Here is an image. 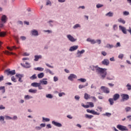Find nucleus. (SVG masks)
<instances>
[{"label":"nucleus","mask_w":131,"mask_h":131,"mask_svg":"<svg viewBox=\"0 0 131 131\" xmlns=\"http://www.w3.org/2000/svg\"><path fill=\"white\" fill-rule=\"evenodd\" d=\"M1 21L3 23H6L7 22V16L5 15H3L1 18Z\"/></svg>","instance_id":"obj_15"},{"label":"nucleus","mask_w":131,"mask_h":131,"mask_svg":"<svg viewBox=\"0 0 131 131\" xmlns=\"http://www.w3.org/2000/svg\"><path fill=\"white\" fill-rule=\"evenodd\" d=\"M23 56H29V53H27L25 52L23 54Z\"/></svg>","instance_id":"obj_60"},{"label":"nucleus","mask_w":131,"mask_h":131,"mask_svg":"<svg viewBox=\"0 0 131 131\" xmlns=\"http://www.w3.org/2000/svg\"><path fill=\"white\" fill-rule=\"evenodd\" d=\"M96 42H98V45H100L101 44V40L100 39H97L96 40Z\"/></svg>","instance_id":"obj_64"},{"label":"nucleus","mask_w":131,"mask_h":131,"mask_svg":"<svg viewBox=\"0 0 131 131\" xmlns=\"http://www.w3.org/2000/svg\"><path fill=\"white\" fill-rule=\"evenodd\" d=\"M91 42V43H92V45H95V43H96V42H97L95 41V40L92 39Z\"/></svg>","instance_id":"obj_56"},{"label":"nucleus","mask_w":131,"mask_h":131,"mask_svg":"<svg viewBox=\"0 0 131 131\" xmlns=\"http://www.w3.org/2000/svg\"><path fill=\"white\" fill-rule=\"evenodd\" d=\"M0 91H2V93H5V86H0Z\"/></svg>","instance_id":"obj_42"},{"label":"nucleus","mask_w":131,"mask_h":131,"mask_svg":"<svg viewBox=\"0 0 131 131\" xmlns=\"http://www.w3.org/2000/svg\"><path fill=\"white\" fill-rule=\"evenodd\" d=\"M90 69L92 71H95V70L97 74H100L102 79H104L107 75V69L101 68L98 66H91Z\"/></svg>","instance_id":"obj_1"},{"label":"nucleus","mask_w":131,"mask_h":131,"mask_svg":"<svg viewBox=\"0 0 131 131\" xmlns=\"http://www.w3.org/2000/svg\"><path fill=\"white\" fill-rule=\"evenodd\" d=\"M97 108L100 111V112H102V111L103 110V108L101 106H98Z\"/></svg>","instance_id":"obj_57"},{"label":"nucleus","mask_w":131,"mask_h":131,"mask_svg":"<svg viewBox=\"0 0 131 131\" xmlns=\"http://www.w3.org/2000/svg\"><path fill=\"white\" fill-rule=\"evenodd\" d=\"M113 28L115 30H116V29H117V25H114L113 26Z\"/></svg>","instance_id":"obj_61"},{"label":"nucleus","mask_w":131,"mask_h":131,"mask_svg":"<svg viewBox=\"0 0 131 131\" xmlns=\"http://www.w3.org/2000/svg\"><path fill=\"white\" fill-rule=\"evenodd\" d=\"M31 33L32 35H34L35 36H37V35H38V32L36 30H32Z\"/></svg>","instance_id":"obj_16"},{"label":"nucleus","mask_w":131,"mask_h":131,"mask_svg":"<svg viewBox=\"0 0 131 131\" xmlns=\"http://www.w3.org/2000/svg\"><path fill=\"white\" fill-rule=\"evenodd\" d=\"M120 98V95L118 94H115V95H114L113 96V100L114 101H117V100H118V99H119Z\"/></svg>","instance_id":"obj_9"},{"label":"nucleus","mask_w":131,"mask_h":131,"mask_svg":"<svg viewBox=\"0 0 131 131\" xmlns=\"http://www.w3.org/2000/svg\"><path fill=\"white\" fill-rule=\"evenodd\" d=\"M11 80H12V81H13L14 82H17V80H16V78L14 76H12L11 77Z\"/></svg>","instance_id":"obj_45"},{"label":"nucleus","mask_w":131,"mask_h":131,"mask_svg":"<svg viewBox=\"0 0 131 131\" xmlns=\"http://www.w3.org/2000/svg\"><path fill=\"white\" fill-rule=\"evenodd\" d=\"M4 121L5 120V117L3 116H0V121Z\"/></svg>","instance_id":"obj_53"},{"label":"nucleus","mask_w":131,"mask_h":131,"mask_svg":"<svg viewBox=\"0 0 131 131\" xmlns=\"http://www.w3.org/2000/svg\"><path fill=\"white\" fill-rule=\"evenodd\" d=\"M105 16H107L108 17H113V13L109 12L105 14Z\"/></svg>","instance_id":"obj_25"},{"label":"nucleus","mask_w":131,"mask_h":131,"mask_svg":"<svg viewBox=\"0 0 131 131\" xmlns=\"http://www.w3.org/2000/svg\"><path fill=\"white\" fill-rule=\"evenodd\" d=\"M47 127L48 128H52V126H51V124H48L47 125Z\"/></svg>","instance_id":"obj_58"},{"label":"nucleus","mask_w":131,"mask_h":131,"mask_svg":"<svg viewBox=\"0 0 131 131\" xmlns=\"http://www.w3.org/2000/svg\"><path fill=\"white\" fill-rule=\"evenodd\" d=\"M78 27H80V24H76L75 26H74L73 28L74 29L76 28H78Z\"/></svg>","instance_id":"obj_41"},{"label":"nucleus","mask_w":131,"mask_h":131,"mask_svg":"<svg viewBox=\"0 0 131 131\" xmlns=\"http://www.w3.org/2000/svg\"><path fill=\"white\" fill-rule=\"evenodd\" d=\"M35 70H38V71H43V68L38 67L37 68H35Z\"/></svg>","instance_id":"obj_32"},{"label":"nucleus","mask_w":131,"mask_h":131,"mask_svg":"<svg viewBox=\"0 0 131 131\" xmlns=\"http://www.w3.org/2000/svg\"><path fill=\"white\" fill-rule=\"evenodd\" d=\"M35 59H34V61H37L39 59H41V55H35L34 56Z\"/></svg>","instance_id":"obj_19"},{"label":"nucleus","mask_w":131,"mask_h":131,"mask_svg":"<svg viewBox=\"0 0 131 131\" xmlns=\"http://www.w3.org/2000/svg\"><path fill=\"white\" fill-rule=\"evenodd\" d=\"M108 101L110 102L111 105H113V104H114V99H113V98H110L108 99Z\"/></svg>","instance_id":"obj_28"},{"label":"nucleus","mask_w":131,"mask_h":131,"mask_svg":"<svg viewBox=\"0 0 131 131\" xmlns=\"http://www.w3.org/2000/svg\"><path fill=\"white\" fill-rule=\"evenodd\" d=\"M86 112L93 114V115H100V113H98L94 110H90V109H87Z\"/></svg>","instance_id":"obj_4"},{"label":"nucleus","mask_w":131,"mask_h":131,"mask_svg":"<svg viewBox=\"0 0 131 131\" xmlns=\"http://www.w3.org/2000/svg\"><path fill=\"white\" fill-rule=\"evenodd\" d=\"M20 65L21 66H23V67H25V68H30V67H31V66H30V64L28 62H26V66L24 65L22 63H20Z\"/></svg>","instance_id":"obj_18"},{"label":"nucleus","mask_w":131,"mask_h":131,"mask_svg":"<svg viewBox=\"0 0 131 131\" xmlns=\"http://www.w3.org/2000/svg\"><path fill=\"white\" fill-rule=\"evenodd\" d=\"M125 110H126V112H128V111H130L131 110V107L128 106V107H127L125 108Z\"/></svg>","instance_id":"obj_43"},{"label":"nucleus","mask_w":131,"mask_h":131,"mask_svg":"<svg viewBox=\"0 0 131 131\" xmlns=\"http://www.w3.org/2000/svg\"><path fill=\"white\" fill-rule=\"evenodd\" d=\"M89 85V83H86L85 85H79V89H83L85 86H88Z\"/></svg>","instance_id":"obj_27"},{"label":"nucleus","mask_w":131,"mask_h":131,"mask_svg":"<svg viewBox=\"0 0 131 131\" xmlns=\"http://www.w3.org/2000/svg\"><path fill=\"white\" fill-rule=\"evenodd\" d=\"M85 118H88V119H92V118H93V117H94V116H93L92 115L86 114V115H85Z\"/></svg>","instance_id":"obj_22"},{"label":"nucleus","mask_w":131,"mask_h":131,"mask_svg":"<svg viewBox=\"0 0 131 131\" xmlns=\"http://www.w3.org/2000/svg\"><path fill=\"white\" fill-rule=\"evenodd\" d=\"M5 117L6 119H12V118L11 117L8 116H5Z\"/></svg>","instance_id":"obj_62"},{"label":"nucleus","mask_w":131,"mask_h":131,"mask_svg":"<svg viewBox=\"0 0 131 131\" xmlns=\"http://www.w3.org/2000/svg\"><path fill=\"white\" fill-rule=\"evenodd\" d=\"M74 78H77V76L73 74H71L68 77V79H69V80H71V81H72V80H73V79Z\"/></svg>","instance_id":"obj_7"},{"label":"nucleus","mask_w":131,"mask_h":131,"mask_svg":"<svg viewBox=\"0 0 131 131\" xmlns=\"http://www.w3.org/2000/svg\"><path fill=\"white\" fill-rule=\"evenodd\" d=\"M78 81H80L81 82H85L86 81V79L84 78H80L78 79Z\"/></svg>","instance_id":"obj_29"},{"label":"nucleus","mask_w":131,"mask_h":131,"mask_svg":"<svg viewBox=\"0 0 131 131\" xmlns=\"http://www.w3.org/2000/svg\"><path fill=\"white\" fill-rule=\"evenodd\" d=\"M37 92V90H33L32 89H31L29 90V93H32V94H36Z\"/></svg>","instance_id":"obj_21"},{"label":"nucleus","mask_w":131,"mask_h":131,"mask_svg":"<svg viewBox=\"0 0 131 131\" xmlns=\"http://www.w3.org/2000/svg\"><path fill=\"white\" fill-rule=\"evenodd\" d=\"M118 58H119V59H122V58H123V54H120L118 56Z\"/></svg>","instance_id":"obj_55"},{"label":"nucleus","mask_w":131,"mask_h":131,"mask_svg":"<svg viewBox=\"0 0 131 131\" xmlns=\"http://www.w3.org/2000/svg\"><path fill=\"white\" fill-rule=\"evenodd\" d=\"M78 49V46H74L70 47L69 51L71 52H73V51H75Z\"/></svg>","instance_id":"obj_12"},{"label":"nucleus","mask_w":131,"mask_h":131,"mask_svg":"<svg viewBox=\"0 0 131 131\" xmlns=\"http://www.w3.org/2000/svg\"><path fill=\"white\" fill-rule=\"evenodd\" d=\"M6 35V33L4 32H0V36H5Z\"/></svg>","instance_id":"obj_49"},{"label":"nucleus","mask_w":131,"mask_h":131,"mask_svg":"<svg viewBox=\"0 0 131 131\" xmlns=\"http://www.w3.org/2000/svg\"><path fill=\"white\" fill-rule=\"evenodd\" d=\"M67 37L68 39L72 42L76 41V39L73 37V36H71V35H68Z\"/></svg>","instance_id":"obj_8"},{"label":"nucleus","mask_w":131,"mask_h":131,"mask_svg":"<svg viewBox=\"0 0 131 131\" xmlns=\"http://www.w3.org/2000/svg\"><path fill=\"white\" fill-rule=\"evenodd\" d=\"M31 85L34 88H38V86H39V85H40V83L33 82L31 83Z\"/></svg>","instance_id":"obj_14"},{"label":"nucleus","mask_w":131,"mask_h":131,"mask_svg":"<svg viewBox=\"0 0 131 131\" xmlns=\"http://www.w3.org/2000/svg\"><path fill=\"white\" fill-rule=\"evenodd\" d=\"M46 72H49L50 74H51L52 75H54V73H53L50 69H46Z\"/></svg>","instance_id":"obj_37"},{"label":"nucleus","mask_w":131,"mask_h":131,"mask_svg":"<svg viewBox=\"0 0 131 131\" xmlns=\"http://www.w3.org/2000/svg\"><path fill=\"white\" fill-rule=\"evenodd\" d=\"M54 81H58V77H54Z\"/></svg>","instance_id":"obj_63"},{"label":"nucleus","mask_w":131,"mask_h":131,"mask_svg":"<svg viewBox=\"0 0 131 131\" xmlns=\"http://www.w3.org/2000/svg\"><path fill=\"white\" fill-rule=\"evenodd\" d=\"M7 75H15L16 74V72H15V70L12 71H10V70H7L5 71Z\"/></svg>","instance_id":"obj_5"},{"label":"nucleus","mask_w":131,"mask_h":131,"mask_svg":"<svg viewBox=\"0 0 131 131\" xmlns=\"http://www.w3.org/2000/svg\"><path fill=\"white\" fill-rule=\"evenodd\" d=\"M25 99H26V100H29V99H32V96H30L29 95H26L25 96Z\"/></svg>","instance_id":"obj_31"},{"label":"nucleus","mask_w":131,"mask_h":131,"mask_svg":"<svg viewBox=\"0 0 131 131\" xmlns=\"http://www.w3.org/2000/svg\"><path fill=\"white\" fill-rule=\"evenodd\" d=\"M121 97L122 98V99L121 100V102H124V101H127L128 99H129V96L125 94H121Z\"/></svg>","instance_id":"obj_2"},{"label":"nucleus","mask_w":131,"mask_h":131,"mask_svg":"<svg viewBox=\"0 0 131 131\" xmlns=\"http://www.w3.org/2000/svg\"><path fill=\"white\" fill-rule=\"evenodd\" d=\"M102 55H103V56H106L107 55V53H106V52L105 51H102L101 52Z\"/></svg>","instance_id":"obj_54"},{"label":"nucleus","mask_w":131,"mask_h":131,"mask_svg":"<svg viewBox=\"0 0 131 131\" xmlns=\"http://www.w3.org/2000/svg\"><path fill=\"white\" fill-rule=\"evenodd\" d=\"M49 5L51 6V5H52V3H51V1H50L49 0H47L46 3V6H49Z\"/></svg>","instance_id":"obj_48"},{"label":"nucleus","mask_w":131,"mask_h":131,"mask_svg":"<svg viewBox=\"0 0 131 131\" xmlns=\"http://www.w3.org/2000/svg\"><path fill=\"white\" fill-rule=\"evenodd\" d=\"M118 22H119L120 23H122V24H125V20H124L122 18H119L118 19Z\"/></svg>","instance_id":"obj_23"},{"label":"nucleus","mask_w":131,"mask_h":131,"mask_svg":"<svg viewBox=\"0 0 131 131\" xmlns=\"http://www.w3.org/2000/svg\"><path fill=\"white\" fill-rule=\"evenodd\" d=\"M5 54H6V55H15V53L13 52H10L9 51H6Z\"/></svg>","instance_id":"obj_36"},{"label":"nucleus","mask_w":131,"mask_h":131,"mask_svg":"<svg viewBox=\"0 0 131 131\" xmlns=\"http://www.w3.org/2000/svg\"><path fill=\"white\" fill-rule=\"evenodd\" d=\"M42 120H45V121H46V122H48L49 121H50V119L48 118H42Z\"/></svg>","instance_id":"obj_46"},{"label":"nucleus","mask_w":131,"mask_h":131,"mask_svg":"<svg viewBox=\"0 0 131 131\" xmlns=\"http://www.w3.org/2000/svg\"><path fill=\"white\" fill-rule=\"evenodd\" d=\"M63 95H65V93L64 92L59 93L58 94L59 97H62Z\"/></svg>","instance_id":"obj_52"},{"label":"nucleus","mask_w":131,"mask_h":131,"mask_svg":"<svg viewBox=\"0 0 131 131\" xmlns=\"http://www.w3.org/2000/svg\"><path fill=\"white\" fill-rule=\"evenodd\" d=\"M16 76L18 77V78H22V77H23V75L16 74Z\"/></svg>","instance_id":"obj_44"},{"label":"nucleus","mask_w":131,"mask_h":131,"mask_svg":"<svg viewBox=\"0 0 131 131\" xmlns=\"http://www.w3.org/2000/svg\"><path fill=\"white\" fill-rule=\"evenodd\" d=\"M81 106L84 108H90V105H84L83 103H81Z\"/></svg>","instance_id":"obj_38"},{"label":"nucleus","mask_w":131,"mask_h":131,"mask_svg":"<svg viewBox=\"0 0 131 131\" xmlns=\"http://www.w3.org/2000/svg\"><path fill=\"white\" fill-rule=\"evenodd\" d=\"M37 76L38 78H42V77L45 76V74H43V73H40L38 74Z\"/></svg>","instance_id":"obj_24"},{"label":"nucleus","mask_w":131,"mask_h":131,"mask_svg":"<svg viewBox=\"0 0 131 131\" xmlns=\"http://www.w3.org/2000/svg\"><path fill=\"white\" fill-rule=\"evenodd\" d=\"M85 51L84 50H82L81 51H79V50H78V52H77V55H79V54H80V55H81V54H83L84 53Z\"/></svg>","instance_id":"obj_35"},{"label":"nucleus","mask_w":131,"mask_h":131,"mask_svg":"<svg viewBox=\"0 0 131 131\" xmlns=\"http://www.w3.org/2000/svg\"><path fill=\"white\" fill-rule=\"evenodd\" d=\"M101 89L103 90V92H104L105 94H109V93H110V91L109 90V88H108L102 86L101 87Z\"/></svg>","instance_id":"obj_6"},{"label":"nucleus","mask_w":131,"mask_h":131,"mask_svg":"<svg viewBox=\"0 0 131 131\" xmlns=\"http://www.w3.org/2000/svg\"><path fill=\"white\" fill-rule=\"evenodd\" d=\"M114 46L113 45H110L109 43L107 44L106 46V48H108L110 49H112V48H113Z\"/></svg>","instance_id":"obj_33"},{"label":"nucleus","mask_w":131,"mask_h":131,"mask_svg":"<svg viewBox=\"0 0 131 131\" xmlns=\"http://www.w3.org/2000/svg\"><path fill=\"white\" fill-rule=\"evenodd\" d=\"M84 99L85 100H89V99H90V96L89 95V94L85 93L84 94Z\"/></svg>","instance_id":"obj_30"},{"label":"nucleus","mask_w":131,"mask_h":131,"mask_svg":"<svg viewBox=\"0 0 131 131\" xmlns=\"http://www.w3.org/2000/svg\"><path fill=\"white\" fill-rule=\"evenodd\" d=\"M123 15H124L125 16H128V15H129V12L127 11H124L123 12Z\"/></svg>","instance_id":"obj_47"},{"label":"nucleus","mask_w":131,"mask_h":131,"mask_svg":"<svg viewBox=\"0 0 131 131\" xmlns=\"http://www.w3.org/2000/svg\"><path fill=\"white\" fill-rule=\"evenodd\" d=\"M47 80V79H43L42 80H40V84H48V81H45Z\"/></svg>","instance_id":"obj_17"},{"label":"nucleus","mask_w":131,"mask_h":131,"mask_svg":"<svg viewBox=\"0 0 131 131\" xmlns=\"http://www.w3.org/2000/svg\"><path fill=\"white\" fill-rule=\"evenodd\" d=\"M46 98H48L49 99H52L53 96L51 94H48L46 95Z\"/></svg>","instance_id":"obj_40"},{"label":"nucleus","mask_w":131,"mask_h":131,"mask_svg":"<svg viewBox=\"0 0 131 131\" xmlns=\"http://www.w3.org/2000/svg\"><path fill=\"white\" fill-rule=\"evenodd\" d=\"M104 5H103V4H98L96 5V8H97V9H100V8H102V7Z\"/></svg>","instance_id":"obj_34"},{"label":"nucleus","mask_w":131,"mask_h":131,"mask_svg":"<svg viewBox=\"0 0 131 131\" xmlns=\"http://www.w3.org/2000/svg\"><path fill=\"white\" fill-rule=\"evenodd\" d=\"M75 99H76V100H79V99H80V97H79V96H75Z\"/></svg>","instance_id":"obj_59"},{"label":"nucleus","mask_w":131,"mask_h":131,"mask_svg":"<svg viewBox=\"0 0 131 131\" xmlns=\"http://www.w3.org/2000/svg\"><path fill=\"white\" fill-rule=\"evenodd\" d=\"M52 124L55 125V126H57L58 127H61L62 126V124L60 123H58L57 122H55V121H53L52 122Z\"/></svg>","instance_id":"obj_11"},{"label":"nucleus","mask_w":131,"mask_h":131,"mask_svg":"<svg viewBox=\"0 0 131 131\" xmlns=\"http://www.w3.org/2000/svg\"><path fill=\"white\" fill-rule=\"evenodd\" d=\"M126 86L127 88V90H128V91H130V90H131V85H129V84H127Z\"/></svg>","instance_id":"obj_50"},{"label":"nucleus","mask_w":131,"mask_h":131,"mask_svg":"<svg viewBox=\"0 0 131 131\" xmlns=\"http://www.w3.org/2000/svg\"><path fill=\"white\" fill-rule=\"evenodd\" d=\"M102 64H103V65H105V66H108V65H109V60L106 59H104L102 61Z\"/></svg>","instance_id":"obj_13"},{"label":"nucleus","mask_w":131,"mask_h":131,"mask_svg":"<svg viewBox=\"0 0 131 131\" xmlns=\"http://www.w3.org/2000/svg\"><path fill=\"white\" fill-rule=\"evenodd\" d=\"M8 50H9V51H13V50H17V49H19V48L16 47V46H13L12 47H7Z\"/></svg>","instance_id":"obj_20"},{"label":"nucleus","mask_w":131,"mask_h":131,"mask_svg":"<svg viewBox=\"0 0 131 131\" xmlns=\"http://www.w3.org/2000/svg\"><path fill=\"white\" fill-rule=\"evenodd\" d=\"M119 28L122 31L124 34H126V29H125L124 27H122V26H119Z\"/></svg>","instance_id":"obj_10"},{"label":"nucleus","mask_w":131,"mask_h":131,"mask_svg":"<svg viewBox=\"0 0 131 131\" xmlns=\"http://www.w3.org/2000/svg\"><path fill=\"white\" fill-rule=\"evenodd\" d=\"M88 104H89L90 107H91V108H93V107H94V103H93L92 102H90L88 103Z\"/></svg>","instance_id":"obj_39"},{"label":"nucleus","mask_w":131,"mask_h":131,"mask_svg":"<svg viewBox=\"0 0 131 131\" xmlns=\"http://www.w3.org/2000/svg\"><path fill=\"white\" fill-rule=\"evenodd\" d=\"M104 115H105L106 116H107L108 117H110V116H111V113H106Z\"/></svg>","instance_id":"obj_51"},{"label":"nucleus","mask_w":131,"mask_h":131,"mask_svg":"<svg viewBox=\"0 0 131 131\" xmlns=\"http://www.w3.org/2000/svg\"><path fill=\"white\" fill-rule=\"evenodd\" d=\"M117 128H118V129H119V130H121V131L128 130V129L126 128V126H123L122 125H119V124L117 126Z\"/></svg>","instance_id":"obj_3"},{"label":"nucleus","mask_w":131,"mask_h":131,"mask_svg":"<svg viewBox=\"0 0 131 131\" xmlns=\"http://www.w3.org/2000/svg\"><path fill=\"white\" fill-rule=\"evenodd\" d=\"M30 78L32 80H33L34 79H36V78H37V77L36 76V75L34 74L31 77H30Z\"/></svg>","instance_id":"obj_26"}]
</instances>
